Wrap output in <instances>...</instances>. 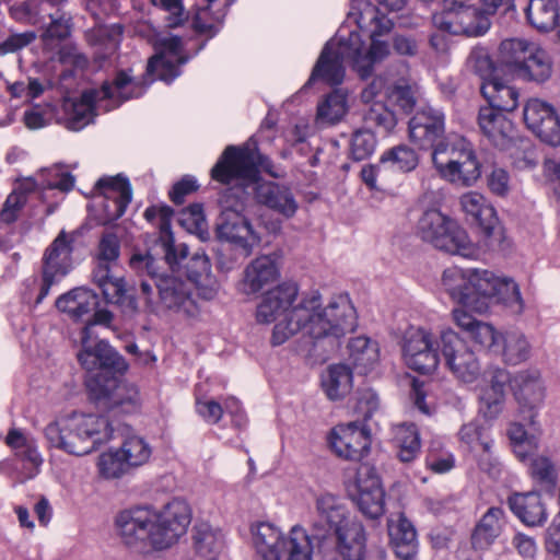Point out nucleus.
<instances>
[{"label": "nucleus", "mask_w": 560, "mask_h": 560, "mask_svg": "<svg viewBox=\"0 0 560 560\" xmlns=\"http://www.w3.org/2000/svg\"><path fill=\"white\" fill-rule=\"evenodd\" d=\"M259 324H273L270 342L281 346L301 335L310 355L325 357L358 325L355 307L347 294L332 296L326 304L313 291L299 298L295 284L282 283L262 294L255 313Z\"/></svg>", "instance_id": "nucleus-1"}, {"label": "nucleus", "mask_w": 560, "mask_h": 560, "mask_svg": "<svg viewBox=\"0 0 560 560\" xmlns=\"http://www.w3.org/2000/svg\"><path fill=\"white\" fill-rule=\"evenodd\" d=\"M441 288L450 299L463 307L452 311L454 324L481 347L495 352L501 334L486 322L476 319L464 307L485 314L493 304L502 305L511 314L520 315L525 303L514 279L483 268H446L441 277Z\"/></svg>", "instance_id": "nucleus-2"}, {"label": "nucleus", "mask_w": 560, "mask_h": 560, "mask_svg": "<svg viewBox=\"0 0 560 560\" xmlns=\"http://www.w3.org/2000/svg\"><path fill=\"white\" fill-rule=\"evenodd\" d=\"M392 26V21L369 0H352L345 22L325 45L308 83L322 80L331 85L340 84L346 65H351L360 77H368L374 63L389 52V45L383 37Z\"/></svg>", "instance_id": "nucleus-3"}, {"label": "nucleus", "mask_w": 560, "mask_h": 560, "mask_svg": "<svg viewBox=\"0 0 560 560\" xmlns=\"http://www.w3.org/2000/svg\"><path fill=\"white\" fill-rule=\"evenodd\" d=\"M191 522V509L182 499H173L156 508L137 504L122 509L114 516L117 537L139 550H165L184 536Z\"/></svg>", "instance_id": "nucleus-4"}, {"label": "nucleus", "mask_w": 560, "mask_h": 560, "mask_svg": "<svg viewBox=\"0 0 560 560\" xmlns=\"http://www.w3.org/2000/svg\"><path fill=\"white\" fill-rule=\"evenodd\" d=\"M260 170L271 176H279L271 170V162L257 150V142L250 138L242 147H228L211 170L214 180L222 184L240 182L244 186H254L258 203L273 210L282 217L292 218L299 205L292 191L287 186L275 182H259Z\"/></svg>", "instance_id": "nucleus-5"}, {"label": "nucleus", "mask_w": 560, "mask_h": 560, "mask_svg": "<svg viewBox=\"0 0 560 560\" xmlns=\"http://www.w3.org/2000/svg\"><path fill=\"white\" fill-rule=\"evenodd\" d=\"M129 264L139 275L155 279L158 299L148 282L142 281L140 285V296L148 313L158 316L172 314L189 323L201 318V308L192 298L189 282L177 276L161 275L159 261L150 252L133 253Z\"/></svg>", "instance_id": "nucleus-6"}, {"label": "nucleus", "mask_w": 560, "mask_h": 560, "mask_svg": "<svg viewBox=\"0 0 560 560\" xmlns=\"http://www.w3.org/2000/svg\"><path fill=\"white\" fill-rule=\"evenodd\" d=\"M508 383H511L520 412L524 416L528 413L529 423L534 424V419L544 406L546 398V386L538 370L520 371L513 378L504 369L489 370L487 384L480 390L479 412L489 420L495 419L502 412Z\"/></svg>", "instance_id": "nucleus-7"}, {"label": "nucleus", "mask_w": 560, "mask_h": 560, "mask_svg": "<svg viewBox=\"0 0 560 560\" xmlns=\"http://www.w3.org/2000/svg\"><path fill=\"white\" fill-rule=\"evenodd\" d=\"M153 80L135 79L127 71L117 73L113 83L91 88L80 97H66L60 121L72 131H80L91 124L98 110L108 112L122 102L141 96Z\"/></svg>", "instance_id": "nucleus-8"}, {"label": "nucleus", "mask_w": 560, "mask_h": 560, "mask_svg": "<svg viewBox=\"0 0 560 560\" xmlns=\"http://www.w3.org/2000/svg\"><path fill=\"white\" fill-rule=\"evenodd\" d=\"M44 435L50 447L73 456H85L112 440L113 428L106 417L71 412L48 423Z\"/></svg>", "instance_id": "nucleus-9"}, {"label": "nucleus", "mask_w": 560, "mask_h": 560, "mask_svg": "<svg viewBox=\"0 0 560 560\" xmlns=\"http://www.w3.org/2000/svg\"><path fill=\"white\" fill-rule=\"evenodd\" d=\"M383 100L404 112L412 109L416 100L406 66L377 75L361 93V101L365 106L364 119L389 132L396 127L397 117Z\"/></svg>", "instance_id": "nucleus-10"}, {"label": "nucleus", "mask_w": 560, "mask_h": 560, "mask_svg": "<svg viewBox=\"0 0 560 560\" xmlns=\"http://www.w3.org/2000/svg\"><path fill=\"white\" fill-rule=\"evenodd\" d=\"M249 544L260 560H313V537L301 525L284 533L273 523L253 522Z\"/></svg>", "instance_id": "nucleus-11"}, {"label": "nucleus", "mask_w": 560, "mask_h": 560, "mask_svg": "<svg viewBox=\"0 0 560 560\" xmlns=\"http://www.w3.org/2000/svg\"><path fill=\"white\" fill-rule=\"evenodd\" d=\"M432 163L441 178L459 187L475 186L482 174L474 145L460 136H447L436 144Z\"/></svg>", "instance_id": "nucleus-12"}, {"label": "nucleus", "mask_w": 560, "mask_h": 560, "mask_svg": "<svg viewBox=\"0 0 560 560\" xmlns=\"http://www.w3.org/2000/svg\"><path fill=\"white\" fill-rule=\"evenodd\" d=\"M499 63L510 74L536 83L549 80L553 70L548 51L539 43L521 37L501 42Z\"/></svg>", "instance_id": "nucleus-13"}, {"label": "nucleus", "mask_w": 560, "mask_h": 560, "mask_svg": "<svg viewBox=\"0 0 560 560\" xmlns=\"http://www.w3.org/2000/svg\"><path fill=\"white\" fill-rule=\"evenodd\" d=\"M418 233L435 248L465 258H477L479 246L457 221L438 209L427 210L418 222Z\"/></svg>", "instance_id": "nucleus-14"}, {"label": "nucleus", "mask_w": 560, "mask_h": 560, "mask_svg": "<svg viewBox=\"0 0 560 560\" xmlns=\"http://www.w3.org/2000/svg\"><path fill=\"white\" fill-rule=\"evenodd\" d=\"M512 4L513 0H479V5L469 1H453L445 12L433 16V22L452 34L480 36L490 28V16L500 8Z\"/></svg>", "instance_id": "nucleus-15"}, {"label": "nucleus", "mask_w": 560, "mask_h": 560, "mask_svg": "<svg viewBox=\"0 0 560 560\" xmlns=\"http://www.w3.org/2000/svg\"><path fill=\"white\" fill-rule=\"evenodd\" d=\"M72 243L73 236L62 231L47 247L43 257L42 277H33L25 282L30 290L28 300L34 295L35 304L42 303L52 284L69 273L73 267Z\"/></svg>", "instance_id": "nucleus-16"}, {"label": "nucleus", "mask_w": 560, "mask_h": 560, "mask_svg": "<svg viewBox=\"0 0 560 560\" xmlns=\"http://www.w3.org/2000/svg\"><path fill=\"white\" fill-rule=\"evenodd\" d=\"M219 241L228 244L242 257L250 256L262 241L259 224H255L238 206H222L215 224Z\"/></svg>", "instance_id": "nucleus-17"}, {"label": "nucleus", "mask_w": 560, "mask_h": 560, "mask_svg": "<svg viewBox=\"0 0 560 560\" xmlns=\"http://www.w3.org/2000/svg\"><path fill=\"white\" fill-rule=\"evenodd\" d=\"M81 349L78 352L80 364L90 377L105 378L110 374H122L127 370L124 358L105 340L91 332V326H84L80 335Z\"/></svg>", "instance_id": "nucleus-18"}, {"label": "nucleus", "mask_w": 560, "mask_h": 560, "mask_svg": "<svg viewBox=\"0 0 560 560\" xmlns=\"http://www.w3.org/2000/svg\"><path fill=\"white\" fill-rule=\"evenodd\" d=\"M148 38L154 48V55L149 59L147 74L158 80L171 83L179 74V66L187 61L183 54L182 39L168 33H160L150 25Z\"/></svg>", "instance_id": "nucleus-19"}, {"label": "nucleus", "mask_w": 560, "mask_h": 560, "mask_svg": "<svg viewBox=\"0 0 560 560\" xmlns=\"http://www.w3.org/2000/svg\"><path fill=\"white\" fill-rule=\"evenodd\" d=\"M85 383L90 398L98 408L105 410L119 409L122 412H131L139 406L140 397L138 389L116 374H110L104 380L101 377H90L86 378Z\"/></svg>", "instance_id": "nucleus-20"}, {"label": "nucleus", "mask_w": 560, "mask_h": 560, "mask_svg": "<svg viewBox=\"0 0 560 560\" xmlns=\"http://www.w3.org/2000/svg\"><path fill=\"white\" fill-rule=\"evenodd\" d=\"M441 339L438 340L429 329L424 327H409L402 338V359L405 364L421 374H428L436 370L440 363L439 349Z\"/></svg>", "instance_id": "nucleus-21"}, {"label": "nucleus", "mask_w": 560, "mask_h": 560, "mask_svg": "<svg viewBox=\"0 0 560 560\" xmlns=\"http://www.w3.org/2000/svg\"><path fill=\"white\" fill-rule=\"evenodd\" d=\"M347 488L352 501L365 517L376 520L384 514L385 490L374 467L359 466Z\"/></svg>", "instance_id": "nucleus-22"}, {"label": "nucleus", "mask_w": 560, "mask_h": 560, "mask_svg": "<svg viewBox=\"0 0 560 560\" xmlns=\"http://www.w3.org/2000/svg\"><path fill=\"white\" fill-rule=\"evenodd\" d=\"M329 450L339 458L360 462L369 455L372 433L365 421L355 420L334 427L327 434Z\"/></svg>", "instance_id": "nucleus-23"}, {"label": "nucleus", "mask_w": 560, "mask_h": 560, "mask_svg": "<svg viewBox=\"0 0 560 560\" xmlns=\"http://www.w3.org/2000/svg\"><path fill=\"white\" fill-rule=\"evenodd\" d=\"M440 339L442 355L452 374L463 383L477 381L481 372L479 360L459 335L452 328H444Z\"/></svg>", "instance_id": "nucleus-24"}, {"label": "nucleus", "mask_w": 560, "mask_h": 560, "mask_svg": "<svg viewBox=\"0 0 560 560\" xmlns=\"http://www.w3.org/2000/svg\"><path fill=\"white\" fill-rule=\"evenodd\" d=\"M445 115L432 106L417 110L409 121V139L420 149L432 148L445 140Z\"/></svg>", "instance_id": "nucleus-25"}, {"label": "nucleus", "mask_w": 560, "mask_h": 560, "mask_svg": "<svg viewBox=\"0 0 560 560\" xmlns=\"http://www.w3.org/2000/svg\"><path fill=\"white\" fill-rule=\"evenodd\" d=\"M524 121L541 141L560 145V117L555 107L539 98H530L524 106Z\"/></svg>", "instance_id": "nucleus-26"}, {"label": "nucleus", "mask_w": 560, "mask_h": 560, "mask_svg": "<svg viewBox=\"0 0 560 560\" xmlns=\"http://www.w3.org/2000/svg\"><path fill=\"white\" fill-rule=\"evenodd\" d=\"M97 189L102 198L100 201L103 211L102 223L106 224L119 219L131 201L132 191L129 180L121 175L104 177L97 182Z\"/></svg>", "instance_id": "nucleus-27"}, {"label": "nucleus", "mask_w": 560, "mask_h": 560, "mask_svg": "<svg viewBox=\"0 0 560 560\" xmlns=\"http://www.w3.org/2000/svg\"><path fill=\"white\" fill-rule=\"evenodd\" d=\"M459 205L464 213L477 222L489 238L495 242L502 240L503 233L497 212L481 192L467 191L463 194Z\"/></svg>", "instance_id": "nucleus-28"}, {"label": "nucleus", "mask_w": 560, "mask_h": 560, "mask_svg": "<svg viewBox=\"0 0 560 560\" xmlns=\"http://www.w3.org/2000/svg\"><path fill=\"white\" fill-rule=\"evenodd\" d=\"M315 515L312 528L316 532L332 533L355 517L340 498L328 492L316 497Z\"/></svg>", "instance_id": "nucleus-29"}, {"label": "nucleus", "mask_w": 560, "mask_h": 560, "mask_svg": "<svg viewBox=\"0 0 560 560\" xmlns=\"http://www.w3.org/2000/svg\"><path fill=\"white\" fill-rule=\"evenodd\" d=\"M93 280L108 303L117 304L127 315L138 312V303L133 296L127 294L124 278L117 276L110 267L96 266Z\"/></svg>", "instance_id": "nucleus-30"}, {"label": "nucleus", "mask_w": 560, "mask_h": 560, "mask_svg": "<svg viewBox=\"0 0 560 560\" xmlns=\"http://www.w3.org/2000/svg\"><path fill=\"white\" fill-rule=\"evenodd\" d=\"M172 211L167 207H151L144 211V217L149 221L159 220L161 248L164 254L165 262L173 271L179 269L183 260L187 258L188 248L185 244L175 245L171 233L170 217Z\"/></svg>", "instance_id": "nucleus-31"}, {"label": "nucleus", "mask_w": 560, "mask_h": 560, "mask_svg": "<svg viewBox=\"0 0 560 560\" xmlns=\"http://www.w3.org/2000/svg\"><path fill=\"white\" fill-rule=\"evenodd\" d=\"M7 444L23 463L24 474L22 480L32 479L39 474L44 459L38 451L36 440L31 434L13 429L7 435Z\"/></svg>", "instance_id": "nucleus-32"}, {"label": "nucleus", "mask_w": 560, "mask_h": 560, "mask_svg": "<svg viewBox=\"0 0 560 560\" xmlns=\"http://www.w3.org/2000/svg\"><path fill=\"white\" fill-rule=\"evenodd\" d=\"M458 436L464 444L476 453L479 467L482 470L492 472L497 465V460L491 454L493 441L487 434L483 427L478 421H470L460 428Z\"/></svg>", "instance_id": "nucleus-33"}, {"label": "nucleus", "mask_w": 560, "mask_h": 560, "mask_svg": "<svg viewBox=\"0 0 560 560\" xmlns=\"http://www.w3.org/2000/svg\"><path fill=\"white\" fill-rule=\"evenodd\" d=\"M334 535L337 551L345 560H363L366 551V533L357 516L339 527Z\"/></svg>", "instance_id": "nucleus-34"}, {"label": "nucleus", "mask_w": 560, "mask_h": 560, "mask_svg": "<svg viewBox=\"0 0 560 560\" xmlns=\"http://www.w3.org/2000/svg\"><path fill=\"white\" fill-rule=\"evenodd\" d=\"M57 310L71 320L79 322L89 317L98 305V296L92 290L80 287L60 295L55 303Z\"/></svg>", "instance_id": "nucleus-35"}, {"label": "nucleus", "mask_w": 560, "mask_h": 560, "mask_svg": "<svg viewBox=\"0 0 560 560\" xmlns=\"http://www.w3.org/2000/svg\"><path fill=\"white\" fill-rule=\"evenodd\" d=\"M388 535L395 553L400 560L415 559L418 553L417 532L404 514L388 520Z\"/></svg>", "instance_id": "nucleus-36"}, {"label": "nucleus", "mask_w": 560, "mask_h": 560, "mask_svg": "<svg viewBox=\"0 0 560 560\" xmlns=\"http://www.w3.org/2000/svg\"><path fill=\"white\" fill-rule=\"evenodd\" d=\"M478 126L485 137L495 147L505 148L513 138V122L493 107H481L478 115Z\"/></svg>", "instance_id": "nucleus-37"}, {"label": "nucleus", "mask_w": 560, "mask_h": 560, "mask_svg": "<svg viewBox=\"0 0 560 560\" xmlns=\"http://www.w3.org/2000/svg\"><path fill=\"white\" fill-rule=\"evenodd\" d=\"M509 505L525 525L539 526L547 520L546 505L538 492L515 493L509 498Z\"/></svg>", "instance_id": "nucleus-38"}, {"label": "nucleus", "mask_w": 560, "mask_h": 560, "mask_svg": "<svg viewBox=\"0 0 560 560\" xmlns=\"http://www.w3.org/2000/svg\"><path fill=\"white\" fill-rule=\"evenodd\" d=\"M278 277L279 269L275 258L269 255L258 256L244 270L242 291L246 294L256 293L275 282Z\"/></svg>", "instance_id": "nucleus-39"}, {"label": "nucleus", "mask_w": 560, "mask_h": 560, "mask_svg": "<svg viewBox=\"0 0 560 560\" xmlns=\"http://www.w3.org/2000/svg\"><path fill=\"white\" fill-rule=\"evenodd\" d=\"M348 360L359 374H369L380 363V346L365 336L350 339L348 342Z\"/></svg>", "instance_id": "nucleus-40"}, {"label": "nucleus", "mask_w": 560, "mask_h": 560, "mask_svg": "<svg viewBox=\"0 0 560 560\" xmlns=\"http://www.w3.org/2000/svg\"><path fill=\"white\" fill-rule=\"evenodd\" d=\"M506 525V515L501 508H490L476 525L471 542L477 549H486L490 547L501 535Z\"/></svg>", "instance_id": "nucleus-41"}, {"label": "nucleus", "mask_w": 560, "mask_h": 560, "mask_svg": "<svg viewBox=\"0 0 560 560\" xmlns=\"http://www.w3.org/2000/svg\"><path fill=\"white\" fill-rule=\"evenodd\" d=\"M525 12L528 23L539 33H548L558 26L560 39V14L557 0H529Z\"/></svg>", "instance_id": "nucleus-42"}, {"label": "nucleus", "mask_w": 560, "mask_h": 560, "mask_svg": "<svg viewBox=\"0 0 560 560\" xmlns=\"http://www.w3.org/2000/svg\"><path fill=\"white\" fill-rule=\"evenodd\" d=\"M352 386V371L347 364H330L322 374V388L330 400L343 399Z\"/></svg>", "instance_id": "nucleus-43"}, {"label": "nucleus", "mask_w": 560, "mask_h": 560, "mask_svg": "<svg viewBox=\"0 0 560 560\" xmlns=\"http://www.w3.org/2000/svg\"><path fill=\"white\" fill-rule=\"evenodd\" d=\"M234 0H197L195 26L202 33L214 35L225 16L226 8Z\"/></svg>", "instance_id": "nucleus-44"}, {"label": "nucleus", "mask_w": 560, "mask_h": 560, "mask_svg": "<svg viewBox=\"0 0 560 560\" xmlns=\"http://www.w3.org/2000/svg\"><path fill=\"white\" fill-rule=\"evenodd\" d=\"M483 97L488 101L489 106L501 113L510 112L517 107L518 91L512 85L502 82L498 77L486 80L480 86Z\"/></svg>", "instance_id": "nucleus-45"}, {"label": "nucleus", "mask_w": 560, "mask_h": 560, "mask_svg": "<svg viewBox=\"0 0 560 560\" xmlns=\"http://www.w3.org/2000/svg\"><path fill=\"white\" fill-rule=\"evenodd\" d=\"M392 441L397 455L404 463L413 460L421 447L418 429L412 423H398L392 427Z\"/></svg>", "instance_id": "nucleus-46"}, {"label": "nucleus", "mask_w": 560, "mask_h": 560, "mask_svg": "<svg viewBox=\"0 0 560 560\" xmlns=\"http://www.w3.org/2000/svg\"><path fill=\"white\" fill-rule=\"evenodd\" d=\"M530 343L522 331L508 330L501 334L495 352L500 353L506 363L515 365L526 361L530 355Z\"/></svg>", "instance_id": "nucleus-47"}, {"label": "nucleus", "mask_w": 560, "mask_h": 560, "mask_svg": "<svg viewBox=\"0 0 560 560\" xmlns=\"http://www.w3.org/2000/svg\"><path fill=\"white\" fill-rule=\"evenodd\" d=\"M194 266L200 271L190 270L188 277L195 283L198 296L205 301H212L217 298L220 284L211 273V265L207 256L196 254L192 257Z\"/></svg>", "instance_id": "nucleus-48"}, {"label": "nucleus", "mask_w": 560, "mask_h": 560, "mask_svg": "<svg viewBox=\"0 0 560 560\" xmlns=\"http://www.w3.org/2000/svg\"><path fill=\"white\" fill-rule=\"evenodd\" d=\"M349 107L348 92L336 89L318 103L317 120L329 125L336 124L347 115Z\"/></svg>", "instance_id": "nucleus-49"}, {"label": "nucleus", "mask_w": 560, "mask_h": 560, "mask_svg": "<svg viewBox=\"0 0 560 560\" xmlns=\"http://www.w3.org/2000/svg\"><path fill=\"white\" fill-rule=\"evenodd\" d=\"M130 471L149 463L152 456L150 443L139 434H128L118 447Z\"/></svg>", "instance_id": "nucleus-50"}, {"label": "nucleus", "mask_w": 560, "mask_h": 560, "mask_svg": "<svg viewBox=\"0 0 560 560\" xmlns=\"http://www.w3.org/2000/svg\"><path fill=\"white\" fill-rule=\"evenodd\" d=\"M508 436L514 455L522 463L527 462L539 448V436L534 432H527L518 422L511 423Z\"/></svg>", "instance_id": "nucleus-51"}, {"label": "nucleus", "mask_w": 560, "mask_h": 560, "mask_svg": "<svg viewBox=\"0 0 560 560\" xmlns=\"http://www.w3.org/2000/svg\"><path fill=\"white\" fill-rule=\"evenodd\" d=\"M95 466L97 475L104 480L120 479L130 472L118 447H109L102 452L96 458Z\"/></svg>", "instance_id": "nucleus-52"}, {"label": "nucleus", "mask_w": 560, "mask_h": 560, "mask_svg": "<svg viewBox=\"0 0 560 560\" xmlns=\"http://www.w3.org/2000/svg\"><path fill=\"white\" fill-rule=\"evenodd\" d=\"M194 541L196 551L203 557L220 553L224 549L223 533L209 524L196 527Z\"/></svg>", "instance_id": "nucleus-53"}, {"label": "nucleus", "mask_w": 560, "mask_h": 560, "mask_svg": "<svg viewBox=\"0 0 560 560\" xmlns=\"http://www.w3.org/2000/svg\"><path fill=\"white\" fill-rule=\"evenodd\" d=\"M33 178L37 182L36 189H58L67 192L74 186V177L57 165L42 170Z\"/></svg>", "instance_id": "nucleus-54"}, {"label": "nucleus", "mask_w": 560, "mask_h": 560, "mask_svg": "<svg viewBox=\"0 0 560 560\" xmlns=\"http://www.w3.org/2000/svg\"><path fill=\"white\" fill-rule=\"evenodd\" d=\"M37 182L34 178H24L16 188L8 196L4 207L0 213L1 220L11 223L16 219L18 212L25 205L26 194L36 189Z\"/></svg>", "instance_id": "nucleus-55"}, {"label": "nucleus", "mask_w": 560, "mask_h": 560, "mask_svg": "<svg viewBox=\"0 0 560 560\" xmlns=\"http://www.w3.org/2000/svg\"><path fill=\"white\" fill-rule=\"evenodd\" d=\"M524 464L527 466L528 474L536 482L547 487H555L558 480V470L548 456L537 455L536 453Z\"/></svg>", "instance_id": "nucleus-56"}, {"label": "nucleus", "mask_w": 560, "mask_h": 560, "mask_svg": "<svg viewBox=\"0 0 560 560\" xmlns=\"http://www.w3.org/2000/svg\"><path fill=\"white\" fill-rule=\"evenodd\" d=\"M381 163L387 164L394 171L411 172L417 167L419 158L409 147L399 145L384 152Z\"/></svg>", "instance_id": "nucleus-57"}, {"label": "nucleus", "mask_w": 560, "mask_h": 560, "mask_svg": "<svg viewBox=\"0 0 560 560\" xmlns=\"http://www.w3.org/2000/svg\"><path fill=\"white\" fill-rule=\"evenodd\" d=\"M49 80H39L37 78H27L23 81L9 83L7 89L12 97L22 98L31 102L40 96L46 90L51 88Z\"/></svg>", "instance_id": "nucleus-58"}, {"label": "nucleus", "mask_w": 560, "mask_h": 560, "mask_svg": "<svg viewBox=\"0 0 560 560\" xmlns=\"http://www.w3.org/2000/svg\"><path fill=\"white\" fill-rule=\"evenodd\" d=\"M466 67L477 74L482 83L497 77L494 74V63L486 48H474L467 58Z\"/></svg>", "instance_id": "nucleus-59"}, {"label": "nucleus", "mask_w": 560, "mask_h": 560, "mask_svg": "<svg viewBox=\"0 0 560 560\" xmlns=\"http://www.w3.org/2000/svg\"><path fill=\"white\" fill-rule=\"evenodd\" d=\"M178 223L189 233L203 237L207 234V221L203 208L199 203L183 209L178 214Z\"/></svg>", "instance_id": "nucleus-60"}, {"label": "nucleus", "mask_w": 560, "mask_h": 560, "mask_svg": "<svg viewBox=\"0 0 560 560\" xmlns=\"http://www.w3.org/2000/svg\"><path fill=\"white\" fill-rule=\"evenodd\" d=\"M120 245L118 237L113 233L104 234L98 244L97 265L114 268L119 257Z\"/></svg>", "instance_id": "nucleus-61"}, {"label": "nucleus", "mask_w": 560, "mask_h": 560, "mask_svg": "<svg viewBox=\"0 0 560 560\" xmlns=\"http://www.w3.org/2000/svg\"><path fill=\"white\" fill-rule=\"evenodd\" d=\"M55 118V109L50 104L34 105L25 110L23 120L28 129H40L48 126Z\"/></svg>", "instance_id": "nucleus-62"}, {"label": "nucleus", "mask_w": 560, "mask_h": 560, "mask_svg": "<svg viewBox=\"0 0 560 560\" xmlns=\"http://www.w3.org/2000/svg\"><path fill=\"white\" fill-rule=\"evenodd\" d=\"M376 148V138L374 133L366 129L358 130L351 139V153L355 160L369 158Z\"/></svg>", "instance_id": "nucleus-63"}, {"label": "nucleus", "mask_w": 560, "mask_h": 560, "mask_svg": "<svg viewBox=\"0 0 560 560\" xmlns=\"http://www.w3.org/2000/svg\"><path fill=\"white\" fill-rule=\"evenodd\" d=\"M70 34V23L68 19H52L50 25L43 33V42L47 49H54L57 42L66 38Z\"/></svg>", "instance_id": "nucleus-64"}]
</instances>
